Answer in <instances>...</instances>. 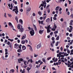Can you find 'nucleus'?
Segmentation results:
<instances>
[{
    "mask_svg": "<svg viewBox=\"0 0 73 73\" xmlns=\"http://www.w3.org/2000/svg\"><path fill=\"white\" fill-rule=\"evenodd\" d=\"M17 28L18 29H19V31L21 32H23L24 31V29L23 28V26L21 25L20 24L18 25Z\"/></svg>",
    "mask_w": 73,
    "mask_h": 73,
    "instance_id": "nucleus-1",
    "label": "nucleus"
},
{
    "mask_svg": "<svg viewBox=\"0 0 73 73\" xmlns=\"http://www.w3.org/2000/svg\"><path fill=\"white\" fill-rule=\"evenodd\" d=\"M14 8H15L13 9V11L15 12L16 15H17L18 14V13H19V11H18V8L17 6H15Z\"/></svg>",
    "mask_w": 73,
    "mask_h": 73,
    "instance_id": "nucleus-2",
    "label": "nucleus"
},
{
    "mask_svg": "<svg viewBox=\"0 0 73 73\" xmlns=\"http://www.w3.org/2000/svg\"><path fill=\"white\" fill-rule=\"evenodd\" d=\"M42 3H41V5H40L39 7V8H40L41 7H44V4H46V1H42Z\"/></svg>",
    "mask_w": 73,
    "mask_h": 73,
    "instance_id": "nucleus-3",
    "label": "nucleus"
},
{
    "mask_svg": "<svg viewBox=\"0 0 73 73\" xmlns=\"http://www.w3.org/2000/svg\"><path fill=\"white\" fill-rule=\"evenodd\" d=\"M30 33L31 34V35L32 36H33V35H34V34H35V32L33 31H31L30 32Z\"/></svg>",
    "mask_w": 73,
    "mask_h": 73,
    "instance_id": "nucleus-4",
    "label": "nucleus"
},
{
    "mask_svg": "<svg viewBox=\"0 0 73 73\" xmlns=\"http://www.w3.org/2000/svg\"><path fill=\"white\" fill-rule=\"evenodd\" d=\"M41 43L39 44L37 46V49H39L41 47Z\"/></svg>",
    "mask_w": 73,
    "mask_h": 73,
    "instance_id": "nucleus-5",
    "label": "nucleus"
},
{
    "mask_svg": "<svg viewBox=\"0 0 73 73\" xmlns=\"http://www.w3.org/2000/svg\"><path fill=\"white\" fill-rule=\"evenodd\" d=\"M22 48L23 50H24L26 49V47L25 46L23 45L22 46Z\"/></svg>",
    "mask_w": 73,
    "mask_h": 73,
    "instance_id": "nucleus-6",
    "label": "nucleus"
},
{
    "mask_svg": "<svg viewBox=\"0 0 73 73\" xmlns=\"http://www.w3.org/2000/svg\"><path fill=\"white\" fill-rule=\"evenodd\" d=\"M14 72H15V70H14L13 69H12V70H11L9 71V73H11L12 72L14 73Z\"/></svg>",
    "mask_w": 73,
    "mask_h": 73,
    "instance_id": "nucleus-7",
    "label": "nucleus"
},
{
    "mask_svg": "<svg viewBox=\"0 0 73 73\" xmlns=\"http://www.w3.org/2000/svg\"><path fill=\"white\" fill-rule=\"evenodd\" d=\"M50 21V19L49 18H48L46 20V23H48V22H49Z\"/></svg>",
    "mask_w": 73,
    "mask_h": 73,
    "instance_id": "nucleus-8",
    "label": "nucleus"
},
{
    "mask_svg": "<svg viewBox=\"0 0 73 73\" xmlns=\"http://www.w3.org/2000/svg\"><path fill=\"white\" fill-rule=\"evenodd\" d=\"M22 51V50H21V49H18L17 50V52H19V53H21Z\"/></svg>",
    "mask_w": 73,
    "mask_h": 73,
    "instance_id": "nucleus-9",
    "label": "nucleus"
},
{
    "mask_svg": "<svg viewBox=\"0 0 73 73\" xmlns=\"http://www.w3.org/2000/svg\"><path fill=\"white\" fill-rule=\"evenodd\" d=\"M19 21L20 23H21V24H23V20L21 19H20L19 20Z\"/></svg>",
    "mask_w": 73,
    "mask_h": 73,
    "instance_id": "nucleus-10",
    "label": "nucleus"
},
{
    "mask_svg": "<svg viewBox=\"0 0 73 73\" xmlns=\"http://www.w3.org/2000/svg\"><path fill=\"white\" fill-rule=\"evenodd\" d=\"M39 33L40 35H42V33H43V32L42 30H40L39 31Z\"/></svg>",
    "mask_w": 73,
    "mask_h": 73,
    "instance_id": "nucleus-11",
    "label": "nucleus"
},
{
    "mask_svg": "<svg viewBox=\"0 0 73 73\" xmlns=\"http://www.w3.org/2000/svg\"><path fill=\"white\" fill-rule=\"evenodd\" d=\"M18 61H23V59L22 58H19L18 59Z\"/></svg>",
    "mask_w": 73,
    "mask_h": 73,
    "instance_id": "nucleus-12",
    "label": "nucleus"
},
{
    "mask_svg": "<svg viewBox=\"0 0 73 73\" xmlns=\"http://www.w3.org/2000/svg\"><path fill=\"white\" fill-rule=\"evenodd\" d=\"M9 25H10V26H11V28H13V25H12V23H11L9 22Z\"/></svg>",
    "mask_w": 73,
    "mask_h": 73,
    "instance_id": "nucleus-13",
    "label": "nucleus"
},
{
    "mask_svg": "<svg viewBox=\"0 0 73 73\" xmlns=\"http://www.w3.org/2000/svg\"><path fill=\"white\" fill-rule=\"evenodd\" d=\"M25 42V40H22L21 42V43L22 44H24Z\"/></svg>",
    "mask_w": 73,
    "mask_h": 73,
    "instance_id": "nucleus-14",
    "label": "nucleus"
},
{
    "mask_svg": "<svg viewBox=\"0 0 73 73\" xmlns=\"http://www.w3.org/2000/svg\"><path fill=\"white\" fill-rule=\"evenodd\" d=\"M15 20H16V21H17V23H18V18H17V17H15Z\"/></svg>",
    "mask_w": 73,
    "mask_h": 73,
    "instance_id": "nucleus-15",
    "label": "nucleus"
},
{
    "mask_svg": "<svg viewBox=\"0 0 73 73\" xmlns=\"http://www.w3.org/2000/svg\"><path fill=\"white\" fill-rule=\"evenodd\" d=\"M59 6H57L56 8V11H58Z\"/></svg>",
    "mask_w": 73,
    "mask_h": 73,
    "instance_id": "nucleus-16",
    "label": "nucleus"
},
{
    "mask_svg": "<svg viewBox=\"0 0 73 73\" xmlns=\"http://www.w3.org/2000/svg\"><path fill=\"white\" fill-rule=\"evenodd\" d=\"M42 60L43 61V62H44V63H45V64L46 63V60H45V59H44V58H42Z\"/></svg>",
    "mask_w": 73,
    "mask_h": 73,
    "instance_id": "nucleus-17",
    "label": "nucleus"
},
{
    "mask_svg": "<svg viewBox=\"0 0 73 73\" xmlns=\"http://www.w3.org/2000/svg\"><path fill=\"white\" fill-rule=\"evenodd\" d=\"M46 15L43 16V21H44V20H45V19H46Z\"/></svg>",
    "mask_w": 73,
    "mask_h": 73,
    "instance_id": "nucleus-18",
    "label": "nucleus"
},
{
    "mask_svg": "<svg viewBox=\"0 0 73 73\" xmlns=\"http://www.w3.org/2000/svg\"><path fill=\"white\" fill-rule=\"evenodd\" d=\"M59 38H60V37H59V36H58L56 38V40H59Z\"/></svg>",
    "mask_w": 73,
    "mask_h": 73,
    "instance_id": "nucleus-19",
    "label": "nucleus"
},
{
    "mask_svg": "<svg viewBox=\"0 0 73 73\" xmlns=\"http://www.w3.org/2000/svg\"><path fill=\"white\" fill-rule=\"evenodd\" d=\"M58 45V42L57 41V43H56L55 46H57Z\"/></svg>",
    "mask_w": 73,
    "mask_h": 73,
    "instance_id": "nucleus-20",
    "label": "nucleus"
},
{
    "mask_svg": "<svg viewBox=\"0 0 73 73\" xmlns=\"http://www.w3.org/2000/svg\"><path fill=\"white\" fill-rule=\"evenodd\" d=\"M47 33H49V32H50V29H47Z\"/></svg>",
    "mask_w": 73,
    "mask_h": 73,
    "instance_id": "nucleus-21",
    "label": "nucleus"
},
{
    "mask_svg": "<svg viewBox=\"0 0 73 73\" xmlns=\"http://www.w3.org/2000/svg\"><path fill=\"white\" fill-rule=\"evenodd\" d=\"M54 28L55 29H56L57 28V26L56 25V24H54Z\"/></svg>",
    "mask_w": 73,
    "mask_h": 73,
    "instance_id": "nucleus-22",
    "label": "nucleus"
},
{
    "mask_svg": "<svg viewBox=\"0 0 73 73\" xmlns=\"http://www.w3.org/2000/svg\"><path fill=\"white\" fill-rule=\"evenodd\" d=\"M38 14H39L40 16H41V15H42L41 12L40 11H38Z\"/></svg>",
    "mask_w": 73,
    "mask_h": 73,
    "instance_id": "nucleus-23",
    "label": "nucleus"
},
{
    "mask_svg": "<svg viewBox=\"0 0 73 73\" xmlns=\"http://www.w3.org/2000/svg\"><path fill=\"white\" fill-rule=\"evenodd\" d=\"M8 16L9 17H12V15H11L10 14H8Z\"/></svg>",
    "mask_w": 73,
    "mask_h": 73,
    "instance_id": "nucleus-24",
    "label": "nucleus"
},
{
    "mask_svg": "<svg viewBox=\"0 0 73 73\" xmlns=\"http://www.w3.org/2000/svg\"><path fill=\"white\" fill-rule=\"evenodd\" d=\"M57 60H58V59H57V58H55V60L54 61V62H57Z\"/></svg>",
    "mask_w": 73,
    "mask_h": 73,
    "instance_id": "nucleus-25",
    "label": "nucleus"
},
{
    "mask_svg": "<svg viewBox=\"0 0 73 73\" xmlns=\"http://www.w3.org/2000/svg\"><path fill=\"white\" fill-rule=\"evenodd\" d=\"M21 46H22V45H21V44H20L19 46V48L21 49Z\"/></svg>",
    "mask_w": 73,
    "mask_h": 73,
    "instance_id": "nucleus-26",
    "label": "nucleus"
},
{
    "mask_svg": "<svg viewBox=\"0 0 73 73\" xmlns=\"http://www.w3.org/2000/svg\"><path fill=\"white\" fill-rule=\"evenodd\" d=\"M46 4H44L43 7H44V8H46Z\"/></svg>",
    "mask_w": 73,
    "mask_h": 73,
    "instance_id": "nucleus-27",
    "label": "nucleus"
},
{
    "mask_svg": "<svg viewBox=\"0 0 73 73\" xmlns=\"http://www.w3.org/2000/svg\"><path fill=\"white\" fill-rule=\"evenodd\" d=\"M25 38V36H22V38H21V39H22V40H24V39Z\"/></svg>",
    "mask_w": 73,
    "mask_h": 73,
    "instance_id": "nucleus-28",
    "label": "nucleus"
},
{
    "mask_svg": "<svg viewBox=\"0 0 73 73\" xmlns=\"http://www.w3.org/2000/svg\"><path fill=\"white\" fill-rule=\"evenodd\" d=\"M29 49L31 51H33V50L32 49V46H31L29 48Z\"/></svg>",
    "mask_w": 73,
    "mask_h": 73,
    "instance_id": "nucleus-29",
    "label": "nucleus"
},
{
    "mask_svg": "<svg viewBox=\"0 0 73 73\" xmlns=\"http://www.w3.org/2000/svg\"><path fill=\"white\" fill-rule=\"evenodd\" d=\"M9 46L10 47V48H12V43H11V44H10V45H9Z\"/></svg>",
    "mask_w": 73,
    "mask_h": 73,
    "instance_id": "nucleus-30",
    "label": "nucleus"
},
{
    "mask_svg": "<svg viewBox=\"0 0 73 73\" xmlns=\"http://www.w3.org/2000/svg\"><path fill=\"white\" fill-rule=\"evenodd\" d=\"M51 30L53 31H56V29L55 28H52L51 29Z\"/></svg>",
    "mask_w": 73,
    "mask_h": 73,
    "instance_id": "nucleus-31",
    "label": "nucleus"
},
{
    "mask_svg": "<svg viewBox=\"0 0 73 73\" xmlns=\"http://www.w3.org/2000/svg\"><path fill=\"white\" fill-rule=\"evenodd\" d=\"M31 9H28L27 10V11H28V12H29V11H31Z\"/></svg>",
    "mask_w": 73,
    "mask_h": 73,
    "instance_id": "nucleus-32",
    "label": "nucleus"
},
{
    "mask_svg": "<svg viewBox=\"0 0 73 73\" xmlns=\"http://www.w3.org/2000/svg\"><path fill=\"white\" fill-rule=\"evenodd\" d=\"M31 69L30 68L28 67L27 68V70H28V71H29V70H30Z\"/></svg>",
    "mask_w": 73,
    "mask_h": 73,
    "instance_id": "nucleus-33",
    "label": "nucleus"
},
{
    "mask_svg": "<svg viewBox=\"0 0 73 73\" xmlns=\"http://www.w3.org/2000/svg\"><path fill=\"white\" fill-rule=\"evenodd\" d=\"M59 55H60V56H61V54H62V52H59Z\"/></svg>",
    "mask_w": 73,
    "mask_h": 73,
    "instance_id": "nucleus-34",
    "label": "nucleus"
},
{
    "mask_svg": "<svg viewBox=\"0 0 73 73\" xmlns=\"http://www.w3.org/2000/svg\"><path fill=\"white\" fill-rule=\"evenodd\" d=\"M53 19L54 20H57V18L56 17H54L53 18Z\"/></svg>",
    "mask_w": 73,
    "mask_h": 73,
    "instance_id": "nucleus-35",
    "label": "nucleus"
},
{
    "mask_svg": "<svg viewBox=\"0 0 73 73\" xmlns=\"http://www.w3.org/2000/svg\"><path fill=\"white\" fill-rule=\"evenodd\" d=\"M51 57H48L47 58V60H49L51 59Z\"/></svg>",
    "mask_w": 73,
    "mask_h": 73,
    "instance_id": "nucleus-36",
    "label": "nucleus"
},
{
    "mask_svg": "<svg viewBox=\"0 0 73 73\" xmlns=\"http://www.w3.org/2000/svg\"><path fill=\"white\" fill-rule=\"evenodd\" d=\"M7 45H9L10 44V42L9 41H8L7 42Z\"/></svg>",
    "mask_w": 73,
    "mask_h": 73,
    "instance_id": "nucleus-37",
    "label": "nucleus"
},
{
    "mask_svg": "<svg viewBox=\"0 0 73 73\" xmlns=\"http://www.w3.org/2000/svg\"><path fill=\"white\" fill-rule=\"evenodd\" d=\"M51 39L52 41H54V37H52Z\"/></svg>",
    "mask_w": 73,
    "mask_h": 73,
    "instance_id": "nucleus-38",
    "label": "nucleus"
},
{
    "mask_svg": "<svg viewBox=\"0 0 73 73\" xmlns=\"http://www.w3.org/2000/svg\"><path fill=\"white\" fill-rule=\"evenodd\" d=\"M54 33L55 34H56L57 33H58V31H56L54 32Z\"/></svg>",
    "mask_w": 73,
    "mask_h": 73,
    "instance_id": "nucleus-39",
    "label": "nucleus"
},
{
    "mask_svg": "<svg viewBox=\"0 0 73 73\" xmlns=\"http://www.w3.org/2000/svg\"><path fill=\"white\" fill-rule=\"evenodd\" d=\"M26 61H24V64L25 65H27V64H26Z\"/></svg>",
    "mask_w": 73,
    "mask_h": 73,
    "instance_id": "nucleus-40",
    "label": "nucleus"
},
{
    "mask_svg": "<svg viewBox=\"0 0 73 73\" xmlns=\"http://www.w3.org/2000/svg\"><path fill=\"white\" fill-rule=\"evenodd\" d=\"M67 53L68 54H69L70 53V51L69 50H67Z\"/></svg>",
    "mask_w": 73,
    "mask_h": 73,
    "instance_id": "nucleus-41",
    "label": "nucleus"
},
{
    "mask_svg": "<svg viewBox=\"0 0 73 73\" xmlns=\"http://www.w3.org/2000/svg\"><path fill=\"white\" fill-rule=\"evenodd\" d=\"M61 62H63V63L65 62V61H64V59L61 60Z\"/></svg>",
    "mask_w": 73,
    "mask_h": 73,
    "instance_id": "nucleus-42",
    "label": "nucleus"
},
{
    "mask_svg": "<svg viewBox=\"0 0 73 73\" xmlns=\"http://www.w3.org/2000/svg\"><path fill=\"white\" fill-rule=\"evenodd\" d=\"M69 36L70 37H72V36H73V35L72 34H70L69 35Z\"/></svg>",
    "mask_w": 73,
    "mask_h": 73,
    "instance_id": "nucleus-43",
    "label": "nucleus"
},
{
    "mask_svg": "<svg viewBox=\"0 0 73 73\" xmlns=\"http://www.w3.org/2000/svg\"><path fill=\"white\" fill-rule=\"evenodd\" d=\"M60 50H61V51H62V50H63V48H62V47H60Z\"/></svg>",
    "mask_w": 73,
    "mask_h": 73,
    "instance_id": "nucleus-44",
    "label": "nucleus"
},
{
    "mask_svg": "<svg viewBox=\"0 0 73 73\" xmlns=\"http://www.w3.org/2000/svg\"><path fill=\"white\" fill-rule=\"evenodd\" d=\"M8 6L9 7V8H11V4H10V3L8 4Z\"/></svg>",
    "mask_w": 73,
    "mask_h": 73,
    "instance_id": "nucleus-45",
    "label": "nucleus"
},
{
    "mask_svg": "<svg viewBox=\"0 0 73 73\" xmlns=\"http://www.w3.org/2000/svg\"><path fill=\"white\" fill-rule=\"evenodd\" d=\"M49 5H47V6L46 7V9H48V8H49Z\"/></svg>",
    "mask_w": 73,
    "mask_h": 73,
    "instance_id": "nucleus-46",
    "label": "nucleus"
},
{
    "mask_svg": "<svg viewBox=\"0 0 73 73\" xmlns=\"http://www.w3.org/2000/svg\"><path fill=\"white\" fill-rule=\"evenodd\" d=\"M60 20L61 21H64V19H63V18H61Z\"/></svg>",
    "mask_w": 73,
    "mask_h": 73,
    "instance_id": "nucleus-47",
    "label": "nucleus"
},
{
    "mask_svg": "<svg viewBox=\"0 0 73 73\" xmlns=\"http://www.w3.org/2000/svg\"><path fill=\"white\" fill-rule=\"evenodd\" d=\"M20 11L21 12H23V9H20Z\"/></svg>",
    "mask_w": 73,
    "mask_h": 73,
    "instance_id": "nucleus-48",
    "label": "nucleus"
},
{
    "mask_svg": "<svg viewBox=\"0 0 73 73\" xmlns=\"http://www.w3.org/2000/svg\"><path fill=\"white\" fill-rule=\"evenodd\" d=\"M60 57H64V55H60Z\"/></svg>",
    "mask_w": 73,
    "mask_h": 73,
    "instance_id": "nucleus-49",
    "label": "nucleus"
},
{
    "mask_svg": "<svg viewBox=\"0 0 73 73\" xmlns=\"http://www.w3.org/2000/svg\"><path fill=\"white\" fill-rule=\"evenodd\" d=\"M53 32H52L51 33H50V35H51V36H52V35H53Z\"/></svg>",
    "mask_w": 73,
    "mask_h": 73,
    "instance_id": "nucleus-50",
    "label": "nucleus"
},
{
    "mask_svg": "<svg viewBox=\"0 0 73 73\" xmlns=\"http://www.w3.org/2000/svg\"><path fill=\"white\" fill-rule=\"evenodd\" d=\"M17 42L18 43H20V40L19 39H18L17 40Z\"/></svg>",
    "mask_w": 73,
    "mask_h": 73,
    "instance_id": "nucleus-51",
    "label": "nucleus"
},
{
    "mask_svg": "<svg viewBox=\"0 0 73 73\" xmlns=\"http://www.w3.org/2000/svg\"><path fill=\"white\" fill-rule=\"evenodd\" d=\"M33 16H36V14L35 13H33Z\"/></svg>",
    "mask_w": 73,
    "mask_h": 73,
    "instance_id": "nucleus-52",
    "label": "nucleus"
},
{
    "mask_svg": "<svg viewBox=\"0 0 73 73\" xmlns=\"http://www.w3.org/2000/svg\"><path fill=\"white\" fill-rule=\"evenodd\" d=\"M69 24L70 25H73V23L71 22H70L69 23Z\"/></svg>",
    "mask_w": 73,
    "mask_h": 73,
    "instance_id": "nucleus-53",
    "label": "nucleus"
},
{
    "mask_svg": "<svg viewBox=\"0 0 73 73\" xmlns=\"http://www.w3.org/2000/svg\"><path fill=\"white\" fill-rule=\"evenodd\" d=\"M8 52V49H5V52Z\"/></svg>",
    "mask_w": 73,
    "mask_h": 73,
    "instance_id": "nucleus-54",
    "label": "nucleus"
},
{
    "mask_svg": "<svg viewBox=\"0 0 73 73\" xmlns=\"http://www.w3.org/2000/svg\"><path fill=\"white\" fill-rule=\"evenodd\" d=\"M70 65H73V61L70 64Z\"/></svg>",
    "mask_w": 73,
    "mask_h": 73,
    "instance_id": "nucleus-55",
    "label": "nucleus"
},
{
    "mask_svg": "<svg viewBox=\"0 0 73 73\" xmlns=\"http://www.w3.org/2000/svg\"><path fill=\"white\" fill-rule=\"evenodd\" d=\"M42 19H43V18L42 17H41L40 18V20H42Z\"/></svg>",
    "mask_w": 73,
    "mask_h": 73,
    "instance_id": "nucleus-56",
    "label": "nucleus"
},
{
    "mask_svg": "<svg viewBox=\"0 0 73 73\" xmlns=\"http://www.w3.org/2000/svg\"><path fill=\"white\" fill-rule=\"evenodd\" d=\"M47 12L48 13H50V10H48Z\"/></svg>",
    "mask_w": 73,
    "mask_h": 73,
    "instance_id": "nucleus-57",
    "label": "nucleus"
},
{
    "mask_svg": "<svg viewBox=\"0 0 73 73\" xmlns=\"http://www.w3.org/2000/svg\"><path fill=\"white\" fill-rule=\"evenodd\" d=\"M4 16L5 17H7V16H6V13H4Z\"/></svg>",
    "mask_w": 73,
    "mask_h": 73,
    "instance_id": "nucleus-58",
    "label": "nucleus"
},
{
    "mask_svg": "<svg viewBox=\"0 0 73 73\" xmlns=\"http://www.w3.org/2000/svg\"><path fill=\"white\" fill-rule=\"evenodd\" d=\"M73 8H72L70 9V10L71 11V12H72V11H73Z\"/></svg>",
    "mask_w": 73,
    "mask_h": 73,
    "instance_id": "nucleus-59",
    "label": "nucleus"
},
{
    "mask_svg": "<svg viewBox=\"0 0 73 73\" xmlns=\"http://www.w3.org/2000/svg\"><path fill=\"white\" fill-rule=\"evenodd\" d=\"M62 11V8H60L59 9V11Z\"/></svg>",
    "mask_w": 73,
    "mask_h": 73,
    "instance_id": "nucleus-60",
    "label": "nucleus"
},
{
    "mask_svg": "<svg viewBox=\"0 0 73 73\" xmlns=\"http://www.w3.org/2000/svg\"><path fill=\"white\" fill-rule=\"evenodd\" d=\"M67 39L68 40H70V37H67Z\"/></svg>",
    "mask_w": 73,
    "mask_h": 73,
    "instance_id": "nucleus-61",
    "label": "nucleus"
},
{
    "mask_svg": "<svg viewBox=\"0 0 73 73\" xmlns=\"http://www.w3.org/2000/svg\"><path fill=\"white\" fill-rule=\"evenodd\" d=\"M38 63H40L41 62V60H39L38 61Z\"/></svg>",
    "mask_w": 73,
    "mask_h": 73,
    "instance_id": "nucleus-62",
    "label": "nucleus"
},
{
    "mask_svg": "<svg viewBox=\"0 0 73 73\" xmlns=\"http://www.w3.org/2000/svg\"><path fill=\"white\" fill-rule=\"evenodd\" d=\"M43 23V21H40V24H42Z\"/></svg>",
    "mask_w": 73,
    "mask_h": 73,
    "instance_id": "nucleus-63",
    "label": "nucleus"
},
{
    "mask_svg": "<svg viewBox=\"0 0 73 73\" xmlns=\"http://www.w3.org/2000/svg\"><path fill=\"white\" fill-rule=\"evenodd\" d=\"M43 8H43V7H41L40 8V9L42 11V10H43Z\"/></svg>",
    "mask_w": 73,
    "mask_h": 73,
    "instance_id": "nucleus-64",
    "label": "nucleus"
}]
</instances>
